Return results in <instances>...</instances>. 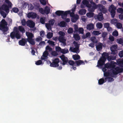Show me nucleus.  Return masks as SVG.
Segmentation results:
<instances>
[{
    "mask_svg": "<svg viewBox=\"0 0 123 123\" xmlns=\"http://www.w3.org/2000/svg\"><path fill=\"white\" fill-rule=\"evenodd\" d=\"M116 64V62L112 61L110 64H105V67L102 69L104 76L106 77L105 78V80H108L109 82H111L113 80V79L110 77L109 76L113 77L119 73L123 72V69L121 67H117L114 68Z\"/></svg>",
    "mask_w": 123,
    "mask_h": 123,
    "instance_id": "obj_1",
    "label": "nucleus"
},
{
    "mask_svg": "<svg viewBox=\"0 0 123 123\" xmlns=\"http://www.w3.org/2000/svg\"><path fill=\"white\" fill-rule=\"evenodd\" d=\"M92 5L93 6V8L92 9H89V11L90 12L94 11L95 9L98 8L99 9L101 12L105 13L106 11V9L104 6L102 5L98 4L96 5L94 2H92Z\"/></svg>",
    "mask_w": 123,
    "mask_h": 123,
    "instance_id": "obj_2",
    "label": "nucleus"
},
{
    "mask_svg": "<svg viewBox=\"0 0 123 123\" xmlns=\"http://www.w3.org/2000/svg\"><path fill=\"white\" fill-rule=\"evenodd\" d=\"M102 57L100 58L98 62L97 65L98 67L101 66L104 64L106 60V59L107 58L109 54L107 53L104 52L102 54Z\"/></svg>",
    "mask_w": 123,
    "mask_h": 123,
    "instance_id": "obj_3",
    "label": "nucleus"
},
{
    "mask_svg": "<svg viewBox=\"0 0 123 123\" xmlns=\"http://www.w3.org/2000/svg\"><path fill=\"white\" fill-rule=\"evenodd\" d=\"M10 36L12 39L14 38L15 37L17 39L20 38L21 37L20 35L19 32L18 30L16 27L14 28V31L11 33Z\"/></svg>",
    "mask_w": 123,
    "mask_h": 123,
    "instance_id": "obj_4",
    "label": "nucleus"
},
{
    "mask_svg": "<svg viewBox=\"0 0 123 123\" xmlns=\"http://www.w3.org/2000/svg\"><path fill=\"white\" fill-rule=\"evenodd\" d=\"M7 23L5 20L2 19L0 22V30L3 32L6 31L8 30V28L7 26Z\"/></svg>",
    "mask_w": 123,
    "mask_h": 123,
    "instance_id": "obj_5",
    "label": "nucleus"
},
{
    "mask_svg": "<svg viewBox=\"0 0 123 123\" xmlns=\"http://www.w3.org/2000/svg\"><path fill=\"white\" fill-rule=\"evenodd\" d=\"M26 34L28 37L27 41L28 42L31 44H34L35 43L33 39L34 36L33 34L29 32H26Z\"/></svg>",
    "mask_w": 123,
    "mask_h": 123,
    "instance_id": "obj_6",
    "label": "nucleus"
},
{
    "mask_svg": "<svg viewBox=\"0 0 123 123\" xmlns=\"http://www.w3.org/2000/svg\"><path fill=\"white\" fill-rule=\"evenodd\" d=\"M116 9V7L112 4L109 7V11L110 12L111 16L112 18H114V17L116 14L115 11Z\"/></svg>",
    "mask_w": 123,
    "mask_h": 123,
    "instance_id": "obj_7",
    "label": "nucleus"
},
{
    "mask_svg": "<svg viewBox=\"0 0 123 123\" xmlns=\"http://www.w3.org/2000/svg\"><path fill=\"white\" fill-rule=\"evenodd\" d=\"M59 34L60 35L58 38L59 41L63 43L64 45H65L66 44L65 42L66 41V39L64 37V36L65 35V33L64 32L60 31L59 32Z\"/></svg>",
    "mask_w": 123,
    "mask_h": 123,
    "instance_id": "obj_8",
    "label": "nucleus"
},
{
    "mask_svg": "<svg viewBox=\"0 0 123 123\" xmlns=\"http://www.w3.org/2000/svg\"><path fill=\"white\" fill-rule=\"evenodd\" d=\"M59 60L58 59L56 58L54 60L53 62L51 63V62L49 60L47 61V63L48 64H50V66L51 67H56L58 66V63L59 62Z\"/></svg>",
    "mask_w": 123,
    "mask_h": 123,
    "instance_id": "obj_9",
    "label": "nucleus"
},
{
    "mask_svg": "<svg viewBox=\"0 0 123 123\" xmlns=\"http://www.w3.org/2000/svg\"><path fill=\"white\" fill-rule=\"evenodd\" d=\"M73 44L75 47H70V50L73 52L76 53H79L80 52L79 49V45L77 43L75 42H74Z\"/></svg>",
    "mask_w": 123,
    "mask_h": 123,
    "instance_id": "obj_10",
    "label": "nucleus"
},
{
    "mask_svg": "<svg viewBox=\"0 0 123 123\" xmlns=\"http://www.w3.org/2000/svg\"><path fill=\"white\" fill-rule=\"evenodd\" d=\"M55 23V20L54 19H51L49 21V23L45 24V26L47 29L49 31L51 30V26L53 25Z\"/></svg>",
    "mask_w": 123,
    "mask_h": 123,
    "instance_id": "obj_11",
    "label": "nucleus"
},
{
    "mask_svg": "<svg viewBox=\"0 0 123 123\" xmlns=\"http://www.w3.org/2000/svg\"><path fill=\"white\" fill-rule=\"evenodd\" d=\"M70 15L72 17L71 20L73 22H75L79 19V16L77 14H74L73 12H70Z\"/></svg>",
    "mask_w": 123,
    "mask_h": 123,
    "instance_id": "obj_12",
    "label": "nucleus"
},
{
    "mask_svg": "<svg viewBox=\"0 0 123 123\" xmlns=\"http://www.w3.org/2000/svg\"><path fill=\"white\" fill-rule=\"evenodd\" d=\"M92 2H94L92 1H91L90 2L91 4H90L89 3V2L86 0H84L82 1V4L87 7L89 8L88 9V11L89 9H92L93 8V6L92 5Z\"/></svg>",
    "mask_w": 123,
    "mask_h": 123,
    "instance_id": "obj_13",
    "label": "nucleus"
},
{
    "mask_svg": "<svg viewBox=\"0 0 123 123\" xmlns=\"http://www.w3.org/2000/svg\"><path fill=\"white\" fill-rule=\"evenodd\" d=\"M117 45L114 44L112 45L110 48L112 52L111 53L115 54L117 53Z\"/></svg>",
    "mask_w": 123,
    "mask_h": 123,
    "instance_id": "obj_14",
    "label": "nucleus"
},
{
    "mask_svg": "<svg viewBox=\"0 0 123 123\" xmlns=\"http://www.w3.org/2000/svg\"><path fill=\"white\" fill-rule=\"evenodd\" d=\"M60 57L63 62V63H62V64L63 65L66 64L68 60L67 58L64 55H62L60 56Z\"/></svg>",
    "mask_w": 123,
    "mask_h": 123,
    "instance_id": "obj_15",
    "label": "nucleus"
},
{
    "mask_svg": "<svg viewBox=\"0 0 123 123\" xmlns=\"http://www.w3.org/2000/svg\"><path fill=\"white\" fill-rule=\"evenodd\" d=\"M37 16V14L36 13L33 12H31L29 13L27 15V17L29 18H35Z\"/></svg>",
    "mask_w": 123,
    "mask_h": 123,
    "instance_id": "obj_16",
    "label": "nucleus"
},
{
    "mask_svg": "<svg viewBox=\"0 0 123 123\" xmlns=\"http://www.w3.org/2000/svg\"><path fill=\"white\" fill-rule=\"evenodd\" d=\"M27 25L29 27L33 28L35 24L32 21L29 20L27 21Z\"/></svg>",
    "mask_w": 123,
    "mask_h": 123,
    "instance_id": "obj_17",
    "label": "nucleus"
},
{
    "mask_svg": "<svg viewBox=\"0 0 123 123\" xmlns=\"http://www.w3.org/2000/svg\"><path fill=\"white\" fill-rule=\"evenodd\" d=\"M70 10L66 11L65 12L63 11L61 15L62 18L64 19H65L67 17V14L69 13L70 14Z\"/></svg>",
    "mask_w": 123,
    "mask_h": 123,
    "instance_id": "obj_18",
    "label": "nucleus"
},
{
    "mask_svg": "<svg viewBox=\"0 0 123 123\" xmlns=\"http://www.w3.org/2000/svg\"><path fill=\"white\" fill-rule=\"evenodd\" d=\"M48 55V52L46 51H45L43 53L42 56L41 57L42 60H45L47 59Z\"/></svg>",
    "mask_w": 123,
    "mask_h": 123,
    "instance_id": "obj_19",
    "label": "nucleus"
},
{
    "mask_svg": "<svg viewBox=\"0 0 123 123\" xmlns=\"http://www.w3.org/2000/svg\"><path fill=\"white\" fill-rule=\"evenodd\" d=\"M68 63L70 65L72 66V68L74 70H76V67H74V66H76V64L75 63H74L73 61L71 60L69 61L68 62Z\"/></svg>",
    "mask_w": 123,
    "mask_h": 123,
    "instance_id": "obj_20",
    "label": "nucleus"
},
{
    "mask_svg": "<svg viewBox=\"0 0 123 123\" xmlns=\"http://www.w3.org/2000/svg\"><path fill=\"white\" fill-rule=\"evenodd\" d=\"M87 30H90L93 29L94 28V26L92 23H90L87 25L86 26Z\"/></svg>",
    "mask_w": 123,
    "mask_h": 123,
    "instance_id": "obj_21",
    "label": "nucleus"
},
{
    "mask_svg": "<svg viewBox=\"0 0 123 123\" xmlns=\"http://www.w3.org/2000/svg\"><path fill=\"white\" fill-rule=\"evenodd\" d=\"M27 42V40L23 39L19 41L18 42V43L19 45L22 46H24L25 45Z\"/></svg>",
    "mask_w": 123,
    "mask_h": 123,
    "instance_id": "obj_22",
    "label": "nucleus"
},
{
    "mask_svg": "<svg viewBox=\"0 0 123 123\" xmlns=\"http://www.w3.org/2000/svg\"><path fill=\"white\" fill-rule=\"evenodd\" d=\"M97 19L100 21L102 20L103 19V14L101 13H99L97 17Z\"/></svg>",
    "mask_w": 123,
    "mask_h": 123,
    "instance_id": "obj_23",
    "label": "nucleus"
},
{
    "mask_svg": "<svg viewBox=\"0 0 123 123\" xmlns=\"http://www.w3.org/2000/svg\"><path fill=\"white\" fill-rule=\"evenodd\" d=\"M86 12V11L85 9H82L80 10L79 11L78 13L80 15H84L85 14Z\"/></svg>",
    "mask_w": 123,
    "mask_h": 123,
    "instance_id": "obj_24",
    "label": "nucleus"
},
{
    "mask_svg": "<svg viewBox=\"0 0 123 123\" xmlns=\"http://www.w3.org/2000/svg\"><path fill=\"white\" fill-rule=\"evenodd\" d=\"M117 62L119 65L123 67V59H118L117 60Z\"/></svg>",
    "mask_w": 123,
    "mask_h": 123,
    "instance_id": "obj_25",
    "label": "nucleus"
},
{
    "mask_svg": "<svg viewBox=\"0 0 123 123\" xmlns=\"http://www.w3.org/2000/svg\"><path fill=\"white\" fill-rule=\"evenodd\" d=\"M96 48L97 50L99 51L102 49V44L101 43H99L96 46Z\"/></svg>",
    "mask_w": 123,
    "mask_h": 123,
    "instance_id": "obj_26",
    "label": "nucleus"
},
{
    "mask_svg": "<svg viewBox=\"0 0 123 123\" xmlns=\"http://www.w3.org/2000/svg\"><path fill=\"white\" fill-rule=\"evenodd\" d=\"M50 9L49 7L47 6H46L44 8V11L45 13L47 14L49 13L50 12Z\"/></svg>",
    "mask_w": 123,
    "mask_h": 123,
    "instance_id": "obj_27",
    "label": "nucleus"
},
{
    "mask_svg": "<svg viewBox=\"0 0 123 123\" xmlns=\"http://www.w3.org/2000/svg\"><path fill=\"white\" fill-rule=\"evenodd\" d=\"M118 22L117 19L115 18H113L111 20V24L115 25Z\"/></svg>",
    "mask_w": 123,
    "mask_h": 123,
    "instance_id": "obj_28",
    "label": "nucleus"
},
{
    "mask_svg": "<svg viewBox=\"0 0 123 123\" xmlns=\"http://www.w3.org/2000/svg\"><path fill=\"white\" fill-rule=\"evenodd\" d=\"M92 34L94 35L98 36L101 34V32L98 31H94L92 33Z\"/></svg>",
    "mask_w": 123,
    "mask_h": 123,
    "instance_id": "obj_29",
    "label": "nucleus"
},
{
    "mask_svg": "<svg viewBox=\"0 0 123 123\" xmlns=\"http://www.w3.org/2000/svg\"><path fill=\"white\" fill-rule=\"evenodd\" d=\"M72 57L74 60H78L80 59V56L78 55L75 54L73 55Z\"/></svg>",
    "mask_w": 123,
    "mask_h": 123,
    "instance_id": "obj_30",
    "label": "nucleus"
},
{
    "mask_svg": "<svg viewBox=\"0 0 123 123\" xmlns=\"http://www.w3.org/2000/svg\"><path fill=\"white\" fill-rule=\"evenodd\" d=\"M76 65L78 66H79L81 64H84L85 63L82 61L80 60L76 62Z\"/></svg>",
    "mask_w": 123,
    "mask_h": 123,
    "instance_id": "obj_31",
    "label": "nucleus"
},
{
    "mask_svg": "<svg viewBox=\"0 0 123 123\" xmlns=\"http://www.w3.org/2000/svg\"><path fill=\"white\" fill-rule=\"evenodd\" d=\"M96 26L97 28L99 29H100L102 28L103 25L101 23L98 22L96 24Z\"/></svg>",
    "mask_w": 123,
    "mask_h": 123,
    "instance_id": "obj_32",
    "label": "nucleus"
},
{
    "mask_svg": "<svg viewBox=\"0 0 123 123\" xmlns=\"http://www.w3.org/2000/svg\"><path fill=\"white\" fill-rule=\"evenodd\" d=\"M60 26L62 27H65L67 25L66 24L64 21H62L61 22L58 24Z\"/></svg>",
    "mask_w": 123,
    "mask_h": 123,
    "instance_id": "obj_33",
    "label": "nucleus"
},
{
    "mask_svg": "<svg viewBox=\"0 0 123 123\" xmlns=\"http://www.w3.org/2000/svg\"><path fill=\"white\" fill-rule=\"evenodd\" d=\"M115 26L118 29H119L121 28L122 27V24L120 23H118V22L116 24Z\"/></svg>",
    "mask_w": 123,
    "mask_h": 123,
    "instance_id": "obj_34",
    "label": "nucleus"
},
{
    "mask_svg": "<svg viewBox=\"0 0 123 123\" xmlns=\"http://www.w3.org/2000/svg\"><path fill=\"white\" fill-rule=\"evenodd\" d=\"M18 29L22 33H24L25 32L24 28L21 26H19L18 27Z\"/></svg>",
    "mask_w": 123,
    "mask_h": 123,
    "instance_id": "obj_35",
    "label": "nucleus"
},
{
    "mask_svg": "<svg viewBox=\"0 0 123 123\" xmlns=\"http://www.w3.org/2000/svg\"><path fill=\"white\" fill-rule=\"evenodd\" d=\"M74 37L76 40H79L80 39V37L77 34H74L73 36Z\"/></svg>",
    "mask_w": 123,
    "mask_h": 123,
    "instance_id": "obj_36",
    "label": "nucleus"
},
{
    "mask_svg": "<svg viewBox=\"0 0 123 123\" xmlns=\"http://www.w3.org/2000/svg\"><path fill=\"white\" fill-rule=\"evenodd\" d=\"M86 15L89 18L92 17L93 15V13L92 12H89L86 13Z\"/></svg>",
    "mask_w": 123,
    "mask_h": 123,
    "instance_id": "obj_37",
    "label": "nucleus"
},
{
    "mask_svg": "<svg viewBox=\"0 0 123 123\" xmlns=\"http://www.w3.org/2000/svg\"><path fill=\"white\" fill-rule=\"evenodd\" d=\"M91 40L94 43H97V41L96 38L94 37H92L91 38Z\"/></svg>",
    "mask_w": 123,
    "mask_h": 123,
    "instance_id": "obj_38",
    "label": "nucleus"
},
{
    "mask_svg": "<svg viewBox=\"0 0 123 123\" xmlns=\"http://www.w3.org/2000/svg\"><path fill=\"white\" fill-rule=\"evenodd\" d=\"M53 36V33L52 32H49L48 33L47 35V37L48 38H50Z\"/></svg>",
    "mask_w": 123,
    "mask_h": 123,
    "instance_id": "obj_39",
    "label": "nucleus"
},
{
    "mask_svg": "<svg viewBox=\"0 0 123 123\" xmlns=\"http://www.w3.org/2000/svg\"><path fill=\"white\" fill-rule=\"evenodd\" d=\"M46 20V18L44 17L41 18L40 19V22L42 24H44Z\"/></svg>",
    "mask_w": 123,
    "mask_h": 123,
    "instance_id": "obj_40",
    "label": "nucleus"
},
{
    "mask_svg": "<svg viewBox=\"0 0 123 123\" xmlns=\"http://www.w3.org/2000/svg\"><path fill=\"white\" fill-rule=\"evenodd\" d=\"M73 28L71 27L69 28L68 30V32L69 34H71L73 32Z\"/></svg>",
    "mask_w": 123,
    "mask_h": 123,
    "instance_id": "obj_41",
    "label": "nucleus"
},
{
    "mask_svg": "<svg viewBox=\"0 0 123 123\" xmlns=\"http://www.w3.org/2000/svg\"><path fill=\"white\" fill-rule=\"evenodd\" d=\"M117 43L119 44H122L123 46V40L121 38L118 39L117 40Z\"/></svg>",
    "mask_w": 123,
    "mask_h": 123,
    "instance_id": "obj_42",
    "label": "nucleus"
},
{
    "mask_svg": "<svg viewBox=\"0 0 123 123\" xmlns=\"http://www.w3.org/2000/svg\"><path fill=\"white\" fill-rule=\"evenodd\" d=\"M107 35V33L106 32H104L102 33V36L103 37L104 39H105V37Z\"/></svg>",
    "mask_w": 123,
    "mask_h": 123,
    "instance_id": "obj_43",
    "label": "nucleus"
},
{
    "mask_svg": "<svg viewBox=\"0 0 123 123\" xmlns=\"http://www.w3.org/2000/svg\"><path fill=\"white\" fill-rule=\"evenodd\" d=\"M63 12L61 11H57L55 12V13L58 16H60L61 15H62Z\"/></svg>",
    "mask_w": 123,
    "mask_h": 123,
    "instance_id": "obj_44",
    "label": "nucleus"
},
{
    "mask_svg": "<svg viewBox=\"0 0 123 123\" xmlns=\"http://www.w3.org/2000/svg\"><path fill=\"white\" fill-rule=\"evenodd\" d=\"M68 50L67 49H62L61 51V53L64 54H65L68 52Z\"/></svg>",
    "mask_w": 123,
    "mask_h": 123,
    "instance_id": "obj_45",
    "label": "nucleus"
},
{
    "mask_svg": "<svg viewBox=\"0 0 123 123\" xmlns=\"http://www.w3.org/2000/svg\"><path fill=\"white\" fill-rule=\"evenodd\" d=\"M28 10H32L34 8V7L31 4H28Z\"/></svg>",
    "mask_w": 123,
    "mask_h": 123,
    "instance_id": "obj_46",
    "label": "nucleus"
},
{
    "mask_svg": "<svg viewBox=\"0 0 123 123\" xmlns=\"http://www.w3.org/2000/svg\"><path fill=\"white\" fill-rule=\"evenodd\" d=\"M91 36L90 33V32H88L85 35V36L84 37H83L84 38H90Z\"/></svg>",
    "mask_w": 123,
    "mask_h": 123,
    "instance_id": "obj_47",
    "label": "nucleus"
},
{
    "mask_svg": "<svg viewBox=\"0 0 123 123\" xmlns=\"http://www.w3.org/2000/svg\"><path fill=\"white\" fill-rule=\"evenodd\" d=\"M105 82V81L103 79H101L98 81V83L100 84H103Z\"/></svg>",
    "mask_w": 123,
    "mask_h": 123,
    "instance_id": "obj_48",
    "label": "nucleus"
},
{
    "mask_svg": "<svg viewBox=\"0 0 123 123\" xmlns=\"http://www.w3.org/2000/svg\"><path fill=\"white\" fill-rule=\"evenodd\" d=\"M36 65H39L43 64V63L41 60H39L36 62Z\"/></svg>",
    "mask_w": 123,
    "mask_h": 123,
    "instance_id": "obj_49",
    "label": "nucleus"
},
{
    "mask_svg": "<svg viewBox=\"0 0 123 123\" xmlns=\"http://www.w3.org/2000/svg\"><path fill=\"white\" fill-rule=\"evenodd\" d=\"M112 35L116 37L118 35V32L116 30H115L112 33Z\"/></svg>",
    "mask_w": 123,
    "mask_h": 123,
    "instance_id": "obj_50",
    "label": "nucleus"
},
{
    "mask_svg": "<svg viewBox=\"0 0 123 123\" xmlns=\"http://www.w3.org/2000/svg\"><path fill=\"white\" fill-rule=\"evenodd\" d=\"M117 12L118 13H122L123 12V9L121 8H119L117 9Z\"/></svg>",
    "mask_w": 123,
    "mask_h": 123,
    "instance_id": "obj_51",
    "label": "nucleus"
},
{
    "mask_svg": "<svg viewBox=\"0 0 123 123\" xmlns=\"http://www.w3.org/2000/svg\"><path fill=\"white\" fill-rule=\"evenodd\" d=\"M55 50L56 51L58 52H61V51L62 49L61 48L59 47H56L55 48Z\"/></svg>",
    "mask_w": 123,
    "mask_h": 123,
    "instance_id": "obj_52",
    "label": "nucleus"
},
{
    "mask_svg": "<svg viewBox=\"0 0 123 123\" xmlns=\"http://www.w3.org/2000/svg\"><path fill=\"white\" fill-rule=\"evenodd\" d=\"M39 11L42 14H44L45 13L44 10L42 8H39Z\"/></svg>",
    "mask_w": 123,
    "mask_h": 123,
    "instance_id": "obj_53",
    "label": "nucleus"
},
{
    "mask_svg": "<svg viewBox=\"0 0 123 123\" xmlns=\"http://www.w3.org/2000/svg\"><path fill=\"white\" fill-rule=\"evenodd\" d=\"M107 59L108 61H110L111 60H114L115 59V58L111 56H108Z\"/></svg>",
    "mask_w": 123,
    "mask_h": 123,
    "instance_id": "obj_54",
    "label": "nucleus"
},
{
    "mask_svg": "<svg viewBox=\"0 0 123 123\" xmlns=\"http://www.w3.org/2000/svg\"><path fill=\"white\" fill-rule=\"evenodd\" d=\"M39 45L41 47H42L45 45V43L44 41H42L39 43Z\"/></svg>",
    "mask_w": 123,
    "mask_h": 123,
    "instance_id": "obj_55",
    "label": "nucleus"
},
{
    "mask_svg": "<svg viewBox=\"0 0 123 123\" xmlns=\"http://www.w3.org/2000/svg\"><path fill=\"white\" fill-rule=\"evenodd\" d=\"M104 27L105 28H107L110 26L109 24L107 23L104 24Z\"/></svg>",
    "mask_w": 123,
    "mask_h": 123,
    "instance_id": "obj_56",
    "label": "nucleus"
},
{
    "mask_svg": "<svg viewBox=\"0 0 123 123\" xmlns=\"http://www.w3.org/2000/svg\"><path fill=\"white\" fill-rule=\"evenodd\" d=\"M79 32L81 34H83V32L84 30L82 28H80L78 29Z\"/></svg>",
    "mask_w": 123,
    "mask_h": 123,
    "instance_id": "obj_57",
    "label": "nucleus"
},
{
    "mask_svg": "<svg viewBox=\"0 0 123 123\" xmlns=\"http://www.w3.org/2000/svg\"><path fill=\"white\" fill-rule=\"evenodd\" d=\"M40 36L42 37H44L45 36V32L44 31H42L40 32Z\"/></svg>",
    "mask_w": 123,
    "mask_h": 123,
    "instance_id": "obj_58",
    "label": "nucleus"
},
{
    "mask_svg": "<svg viewBox=\"0 0 123 123\" xmlns=\"http://www.w3.org/2000/svg\"><path fill=\"white\" fill-rule=\"evenodd\" d=\"M41 3L43 5H45L46 4L45 0H40Z\"/></svg>",
    "mask_w": 123,
    "mask_h": 123,
    "instance_id": "obj_59",
    "label": "nucleus"
},
{
    "mask_svg": "<svg viewBox=\"0 0 123 123\" xmlns=\"http://www.w3.org/2000/svg\"><path fill=\"white\" fill-rule=\"evenodd\" d=\"M48 43L50 45H54V42L51 41L49 40L48 41Z\"/></svg>",
    "mask_w": 123,
    "mask_h": 123,
    "instance_id": "obj_60",
    "label": "nucleus"
},
{
    "mask_svg": "<svg viewBox=\"0 0 123 123\" xmlns=\"http://www.w3.org/2000/svg\"><path fill=\"white\" fill-rule=\"evenodd\" d=\"M12 11L15 13H17L18 11V9L17 8H14L12 9Z\"/></svg>",
    "mask_w": 123,
    "mask_h": 123,
    "instance_id": "obj_61",
    "label": "nucleus"
},
{
    "mask_svg": "<svg viewBox=\"0 0 123 123\" xmlns=\"http://www.w3.org/2000/svg\"><path fill=\"white\" fill-rule=\"evenodd\" d=\"M46 50L49 51H52V49L50 48L49 46H47L46 48Z\"/></svg>",
    "mask_w": 123,
    "mask_h": 123,
    "instance_id": "obj_62",
    "label": "nucleus"
},
{
    "mask_svg": "<svg viewBox=\"0 0 123 123\" xmlns=\"http://www.w3.org/2000/svg\"><path fill=\"white\" fill-rule=\"evenodd\" d=\"M119 56L121 57H123V51L120 52L119 53Z\"/></svg>",
    "mask_w": 123,
    "mask_h": 123,
    "instance_id": "obj_63",
    "label": "nucleus"
},
{
    "mask_svg": "<svg viewBox=\"0 0 123 123\" xmlns=\"http://www.w3.org/2000/svg\"><path fill=\"white\" fill-rule=\"evenodd\" d=\"M119 18L121 20H122L123 19V13L119 15Z\"/></svg>",
    "mask_w": 123,
    "mask_h": 123,
    "instance_id": "obj_64",
    "label": "nucleus"
}]
</instances>
